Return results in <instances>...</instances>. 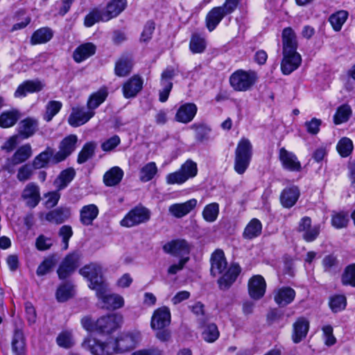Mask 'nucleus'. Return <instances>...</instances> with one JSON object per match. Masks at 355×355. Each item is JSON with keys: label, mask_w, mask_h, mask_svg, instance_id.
Segmentation results:
<instances>
[{"label": "nucleus", "mask_w": 355, "mask_h": 355, "mask_svg": "<svg viewBox=\"0 0 355 355\" xmlns=\"http://www.w3.org/2000/svg\"><path fill=\"white\" fill-rule=\"evenodd\" d=\"M123 322L120 314L112 313L102 316L96 321V331L101 334H111L119 329Z\"/></svg>", "instance_id": "6e6552de"}, {"label": "nucleus", "mask_w": 355, "mask_h": 355, "mask_svg": "<svg viewBox=\"0 0 355 355\" xmlns=\"http://www.w3.org/2000/svg\"><path fill=\"white\" fill-rule=\"evenodd\" d=\"M19 117V112L16 110L3 112L0 115V127L7 128L13 126Z\"/></svg>", "instance_id": "37998d69"}, {"label": "nucleus", "mask_w": 355, "mask_h": 355, "mask_svg": "<svg viewBox=\"0 0 355 355\" xmlns=\"http://www.w3.org/2000/svg\"><path fill=\"white\" fill-rule=\"evenodd\" d=\"M218 214V204L212 202L205 207L202 211V217L207 222L213 223L217 219Z\"/></svg>", "instance_id": "09e8293b"}, {"label": "nucleus", "mask_w": 355, "mask_h": 355, "mask_svg": "<svg viewBox=\"0 0 355 355\" xmlns=\"http://www.w3.org/2000/svg\"><path fill=\"white\" fill-rule=\"evenodd\" d=\"M95 114L94 111L85 110L84 108L73 107L68 122L73 127H78L86 123Z\"/></svg>", "instance_id": "a211bd4d"}, {"label": "nucleus", "mask_w": 355, "mask_h": 355, "mask_svg": "<svg viewBox=\"0 0 355 355\" xmlns=\"http://www.w3.org/2000/svg\"><path fill=\"white\" fill-rule=\"evenodd\" d=\"M95 145L94 144L89 142L87 143L79 153L78 157V162L79 164H83L89 158H90L94 151Z\"/></svg>", "instance_id": "052dcab7"}, {"label": "nucleus", "mask_w": 355, "mask_h": 355, "mask_svg": "<svg viewBox=\"0 0 355 355\" xmlns=\"http://www.w3.org/2000/svg\"><path fill=\"white\" fill-rule=\"evenodd\" d=\"M103 17V10L98 8H94L86 15L84 24L87 27H91L100 21H107V20L104 19Z\"/></svg>", "instance_id": "603ef678"}, {"label": "nucleus", "mask_w": 355, "mask_h": 355, "mask_svg": "<svg viewBox=\"0 0 355 355\" xmlns=\"http://www.w3.org/2000/svg\"><path fill=\"white\" fill-rule=\"evenodd\" d=\"M348 220L347 214L344 212L336 213L332 216L331 224L334 227L340 229L347 226Z\"/></svg>", "instance_id": "680f3d73"}, {"label": "nucleus", "mask_w": 355, "mask_h": 355, "mask_svg": "<svg viewBox=\"0 0 355 355\" xmlns=\"http://www.w3.org/2000/svg\"><path fill=\"white\" fill-rule=\"evenodd\" d=\"M107 96V90L103 87L97 92L92 94L87 101V106L89 111H94L100 105H101Z\"/></svg>", "instance_id": "72a5a7b5"}, {"label": "nucleus", "mask_w": 355, "mask_h": 355, "mask_svg": "<svg viewBox=\"0 0 355 355\" xmlns=\"http://www.w3.org/2000/svg\"><path fill=\"white\" fill-rule=\"evenodd\" d=\"M301 63L302 57L297 50L283 51V59L281 62V70L283 74H291L299 68Z\"/></svg>", "instance_id": "9b49d317"}, {"label": "nucleus", "mask_w": 355, "mask_h": 355, "mask_svg": "<svg viewBox=\"0 0 355 355\" xmlns=\"http://www.w3.org/2000/svg\"><path fill=\"white\" fill-rule=\"evenodd\" d=\"M336 149L341 157H347L352 153L354 149L353 142L348 137H343L338 141Z\"/></svg>", "instance_id": "49530a36"}, {"label": "nucleus", "mask_w": 355, "mask_h": 355, "mask_svg": "<svg viewBox=\"0 0 355 355\" xmlns=\"http://www.w3.org/2000/svg\"><path fill=\"white\" fill-rule=\"evenodd\" d=\"M98 214V209L96 205L90 204L85 205L80 211V222L85 225H89Z\"/></svg>", "instance_id": "473e14b6"}, {"label": "nucleus", "mask_w": 355, "mask_h": 355, "mask_svg": "<svg viewBox=\"0 0 355 355\" xmlns=\"http://www.w3.org/2000/svg\"><path fill=\"white\" fill-rule=\"evenodd\" d=\"M73 235V231L70 226L63 225L59 231V236L62 240V249L66 250L69 248V241Z\"/></svg>", "instance_id": "e2e57ef3"}, {"label": "nucleus", "mask_w": 355, "mask_h": 355, "mask_svg": "<svg viewBox=\"0 0 355 355\" xmlns=\"http://www.w3.org/2000/svg\"><path fill=\"white\" fill-rule=\"evenodd\" d=\"M163 250L174 257L180 259L189 257L190 252V245L184 239H176L171 241L163 246Z\"/></svg>", "instance_id": "f8f14e48"}, {"label": "nucleus", "mask_w": 355, "mask_h": 355, "mask_svg": "<svg viewBox=\"0 0 355 355\" xmlns=\"http://www.w3.org/2000/svg\"><path fill=\"white\" fill-rule=\"evenodd\" d=\"M62 104L58 101H51L46 106V112L44 115V119L46 121H50L54 116H55L60 109L62 108Z\"/></svg>", "instance_id": "5fc2aeb1"}, {"label": "nucleus", "mask_w": 355, "mask_h": 355, "mask_svg": "<svg viewBox=\"0 0 355 355\" xmlns=\"http://www.w3.org/2000/svg\"><path fill=\"white\" fill-rule=\"evenodd\" d=\"M12 351L16 355H22L25 351V342L21 331H16L12 341Z\"/></svg>", "instance_id": "864d4df0"}, {"label": "nucleus", "mask_w": 355, "mask_h": 355, "mask_svg": "<svg viewBox=\"0 0 355 355\" xmlns=\"http://www.w3.org/2000/svg\"><path fill=\"white\" fill-rule=\"evenodd\" d=\"M300 197L297 187L291 186L285 188L280 196V202L284 207L291 208L294 206Z\"/></svg>", "instance_id": "393cba45"}, {"label": "nucleus", "mask_w": 355, "mask_h": 355, "mask_svg": "<svg viewBox=\"0 0 355 355\" xmlns=\"http://www.w3.org/2000/svg\"><path fill=\"white\" fill-rule=\"evenodd\" d=\"M52 244V239L44 235L39 236L36 240V248L39 250H46L49 249Z\"/></svg>", "instance_id": "338daca9"}, {"label": "nucleus", "mask_w": 355, "mask_h": 355, "mask_svg": "<svg viewBox=\"0 0 355 355\" xmlns=\"http://www.w3.org/2000/svg\"><path fill=\"white\" fill-rule=\"evenodd\" d=\"M262 231V224L257 218H252L246 225L243 232L245 239H253L259 236Z\"/></svg>", "instance_id": "e433bc0d"}, {"label": "nucleus", "mask_w": 355, "mask_h": 355, "mask_svg": "<svg viewBox=\"0 0 355 355\" xmlns=\"http://www.w3.org/2000/svg\"><path fill=\"white\" fill-rule=\"evenodd\" d=\"M171 322V312L166 306L156 309L151 318L150 326L154 330H161L169 325Z\"/></svg>", "instance_id": "4468645a"}, {"label": "nucleus", "mask_w": 355, "mask_h": 355, "mask_svg": "<svg viewBox=\"0 0 355 355\" xmlns=\"http://www.w3.org/2000/svg\"><path fill=\"white\" fill-rule=\"evenodd\" d=\"M80 259V254L78 252H73L66 256L58 270L60 279H65L70 275L78 266Z\"/></svg>", "instance_id": "ddd939ff"}, {"label": "nucleus", "mask_w": 355, "mask_h": 355, "mask_svg": "<svg viewBox=\"0 0 355 355\" xmlns=\"http://www.w3.org/2000/svg\"><path fill=\"white\" fill-rule=\"evenodd\" d=\"M140 340V332L132 331L121 333L116 338L108 336L101 339L89 336L84 340L82 345L92 355H115L133 349Z\"/></svg>", "instance_id": "f257e3e1"}, {"label": "nucleus", "mask_w": 355, "mask_h": 355, "mask_svg": "<svg viewBox=\"0 0 355 355\" xmlns=\"http://www.w3.org/2000/svg\"><path fill=\"white\" fill-rule=\"evenodd\" d=\"M342 282L345 285L355 287V263L348 266L342 276Z\"/></svg>", "instance_id": "bf43d9fd"}, {"label": "nucleus", "mask_w": 355, "mask_h": 355, "mask_svg": "<svg viewBox=\"0 0 355 355\" xmlns=\"http://www.w3.org/2000/svg\"><path fill=\"white\" fill-rule=\"evenodd\" d=\"M239 0H225L220 6L213 8L205 18L206 26L209 31H213L225 16L234 12L238 7Z\"/></svg>", "instance_id": "7ed1b4c3"}, {"label": "nucleus", "mask_w": 355, "mask_h": 355, "mask_svg": "<svg viewBox=\"0 0 355 355\" xmlns=\"http://www.w3.org/2000/svg\"><path fill=\"white\" fill-rule=\"evenodd\" d=\"M158 168L155 162H150L142 166L139 172V180L142 182L152 180L157 174Z\"/></svg>", "instance_id": "c9c22d12"}, {"label": "nucleus", "mask_w": 355, "mask_h": 355, "mask_svg": "<svg viewBox=\"0 0 355 355\" xmlns=\"http://www.w3.org/2000/svg\"><path fill=\"white\" fill-rule=\"evenodd\" d=\"M321 120L313 118L311 121L306 122L305 125L308 132L312 135H316L320 130Z\"/></svg>", "instance_id": "774afa93"}, {"label": "nucleus", "mask_w": 355, "mask_h": 355, "mask_svg": "<svg viewBox=\"0 0 355 355\" xmlns=\"http://www.w3.org/2000/svg\"><path fill=\"white\" fill-rule=\"evenodd\" d=\"M227 268L225 254L221 250H215L211 257V273L214 276L221 274Z\"/></svg>", "instance_id": "b1692460"}, {"label": "nucleus", "mask_w": 355, "mask_h": 355, "mask_svg": "<svg viewBox=\"0 0 355 355\" xmlns=\"http://www.w3.org/2000/svg\"><path fill=\"white\" fill-rule=\"evenodd\" d=\"M126 0H110L106 7V10H103L105 20H110L117 17L126 7Z\"/></svg>", "instance_id": "a878e982"}, {"label": "nucleus", "mask_w": 355, "mask_h": 355, "mask_svg": "<svg viewBox=\"0 0 355 355\" xmlns=\"http://www.w3.org/2000/svg\"><path fill=\"white\" fill-rule=\"evenodd\" d=\"M346 304V297L342 295H334L331 297L329 301V306L332 311L335 313L343 310Z\"/></svg>", "instance_id": "6e6d98bb"}, {"label": "nucleus", "mask_w": 355, "mask_h": 355, "mask_svg": "<svg viewBox=\"0 0 355 355\" xmlns=\"http://www.w3.org/2000/svg\"><path fill=\"white\" fill-rule=\"evenodd\" d=\"M32 148L28 144L20 146L12 157L13 164H19L26 162L32 155Z\"/></svg>", "instance_id": "58836bf2"}, {"label": "nucleus", "mask_w": 355, "mask_h": 355, "mask_svg": "<svg viewBox=\"0 0 355 355\" xmlns=\"http://www.w3.org/2000/svg\"><path fill=\"white\" fill-rule=\"evenodd\" d=\"M189 48L193 53H200L206 48V42L204 38L198 35H193L190 41Z\"/></svg>", "instance_id": "4d7b16f0"}, {"label": "nucleus", "mask_w": 355, "mask_h": 355, "mask_svg": "<svg viewBox=\"0 0 355 355\" xmlns=\"http://www.w3.org/2000/svg\"><path fill=\"white\" fill-rule=\"evenodd\" d=\"M131 67L132 63L130 58L122 57L116 63L115 73L118 76H125L130 73Z\"/></svg>", "instance_id": "3c124183"}, {"label": "nucleus", "mask_w": 355, "mask_h": 355, "mask_svg": "<svg viewBox=\"0 0 355 355\" xmlns=\"http://www.w3.org/2000/svg\"><path fill=\"white\" fill-rule=\"evenodd\" d=\"M266 288V281L261 275H254L249 280V294L254 300H259L264 295Z\"/></svg>", "instance_id": "aec40b11"}, {"label": "nucleus", "mask_w": 355, "mask_h": 355, "mask_svg": "<svg viewBox=\"0 0 355 355\" xmlns=\"http://www.w3.org/2000/svg\"><path fill=\"white\" fill-rule=\"evenodd\" d=\"M150 218V211L144 207H136L130 210L121 220L123 227H131L147 222Z\"/></svg>", "instance_id": "0eeeda50"}, {"label": "nucleus", "mask_w": 355, "mask_h": 355, "mask_svg": "<svg viewBox=\"0 0 355 355\" xmlns=\"http://www.w3.org/2000/svg\"><path fill=\"white\" fill-rule=\"evenodd\" d=\"M123 177V170L119 166H114L105 173L103 182L106 186L113 187L118 184Z\"/></svg>", "instance_id": "f704fd0d"}, {"label": "nucleus", "mask_w": 355, "mask_h": 355, "mask_svg": "<svg viewBox=\"0 0 355 355\" xmlns=\"http://www.w3.org/2000/svg\"><path fill=\"white\" fill-rule=\"evenodd\" d=\"M75 174V171L73 168L65 169L60 173V175L55 180L54 184L58 190H62L72 181Z\"/></svg>", "instance_id": "79ce46f5"}, {"label": "nucleus", "mask_w": 355, "mask_h": 355, "mask_svg": "<svg viewBox=\"0 0 355 355\" xmlns=\"http://www.w3.org/2000/svg\"><path fill=\"white\" fill-rule=\"evenodd\" d=\"M252 156V146L245 138L241 139L235 150L234 168L239 174H243L250 166Z\"/></svg>", "instance_id": "39448f33"}, {"label": "nucleus", "mask_w": 355, "mask_h": 355, "mask_svg": "<svg viewBox=\"0 0 355 355\" xmlns=\"http://www.w3.org/2000/svg\"><path fill=\"white\" fill-rule=\"evenodd\" d=\"M240 272L241 268L237 263L231 264L227 272L218 279L220 288H227L236 280Z\"/></svg>", "instance_id": "bb28decb"}, {"label": "nucleus", "mask_w": 355, "mask_h": 355, "mask_svg": "<svg viewBox=\"0 0 355 355\" xmlns=\"http://www.w3.org/2000/svg\"><path fill=\"white\" fill-rule=\"evenodd\" d=\"M53 37V32L49 28H42L37 30L31 37L33 44H44L49 42Z\"/></svg>", "instance_id": "c03bdc74"}, {"label": "nucleus", "mask_w": 355, "mask_h": 355, "mask_svg": "<svg viewBox=\"0 0 355 355\" xmlns=\"http://www.w3.org/2000/svg\"><path fill=\"white\" fill-rule=\"evenodd\" d=\"M44 87V84L39 80H26L17 87L14 96L17 98H24L28 94L40 92Z\"/></svg>", "instance_id": "2eb2a0df"}, {"label": "nucleus", "mask_w": 355, "mask_h": 355, "mask_svg": "<svg viewBox=\"0 0 355 355\" xmlns=\"http://www.w3.org/2000/svg\"><path fill=\"white\" fill-rule=\"evenodd\" d=\"M279 158L284 169L289 171H300L301 170V164L295 155L284 148H280Z\"/></svg>", "instance_id": "dca6fc26"}, {"label": "nucleus", "mask_w": 355, "mask_h": 355, "mask_svg": "<svg viewBox=\"0 0 355 355\" xmlns=\"http://www.w3.org/2000/svg\"><path fill=\"white\" fill-rule=\"evenodd\" d=\"M348 13L345 10H340L332 14L329 17V22L336 31H339L346 21Z\"/></svg>", "instance_id": "de8ad7c7"}, {"label": "nucleus", "mask_w": 355, "mask_h": 355, "mask_svg": "<svg viewBox=\"0 0 355 355\" xmlns=\"http://www.w3.org/2000/svg\"><path fill=\"white\" fill-rule=\"evenodd\" d=\"M58 345L64 348L71 347L74 345L71 333L68 331L61 332L56 339Z\"/></svg>", "instance_id": "13d9d810"}, {"label": "nucleus", "mask_w": 355, "mask_h": 355, "mask_svg": "<svg viewBox=\"0 0 355 355\" xmlns=\"http://www.w3.org/2000/svg\"><path fill=\"white\" fill-rule=\"evenodd\" d=\"M38 122L34 118L28 117L20 121L18 125L19 134L24 139L31 137L37 130Z\"/></svg>", "instance_id": "c756f323"}, {"label": "nucleus", "mask_w": 355, "mask_h": 355, "mask_svg": "<svg viewBox=\"0 0 355 355\" xmlns=\"http://www.w3.org/2000/svg\"><path fill=\"white\" fill-rule=\"evenodd\" d=\"M309 328V321L304 318H298L293 324L292 338L295 343H300L307 334Z\"/></svg>", "instance_id": "cd10ccee"}, {"label": "nucleus", "mask_w": 355, "mask_h": 355, "mask_svg": "<svg viewBox=\"0 0 355 355\" xmlns=\"http://www.w3.org/2000/svg\"><path fill=\"white\" fill-rule=\"evenodd\" d=\"M175 73V69L171 67H167L162 73L161 85L162 89L159 92V101L161 102H165L168 99L173 87L171 80Z\"/></svg>", "instance_id": "f3484780"}, {"label": "nucleus", "mask_w": 355, "mask_h": 355, "mask_svg": "<svg viewBox=\"0 0 355 355\" xmlns=\"http://www.w3.org/2000/svg\"><path fill=\"white\" fill-rule=\"evenodd\" d=\"M351 114V107L348 105H342L338 107L334 116V122L336 125L345 123L348 121Z\"/></svg>", "instance_id": "a18cd8bd"}, {"label": "nucleus", "mask_w": 355, "mask_h": 355, "mask_svg": "<svg viewBox=\"0 0 355 355\" xmlns=\"http://www.w3.org/2000/svg\"><path fill=\"white\" fill-rule=\"evenodd\" d=\"M143 80L137 76L132 77L123 85V92L125 98H132L141 89Z\"/></svg>", "instance_id": "7c9ffc66"}, {"label": "nucleus", "mask_w": 355, "mask_h": 355, "mask_svg": "<svg viewBox=\"0 0 355 355\" xmlns=\"http://www.w3.org/2000/svg\"><path fill=\"white\" fill-rule=\"evenodd\" d=\"M96 50V47L93 43L87 42L83 44L74 51L73 59L76 62H81L93 55Z\"/></svg>", "instance_id": "c85d7f7f"}, {"label": "nucleus", "mask_w": 355, "mask_h": 355, "mask_svg": "<svg viewBox=\"0 0 355 355\" xmlns=\"http://www.w3.org/2000/svg\"><path fill=\"white\" fill-rule=\"evenodd\" d=\"M195 198L190 199L182 203H175L169 206V213L175 218H182L190 213L197 205Z\"/></svg>", "instance_id": "4be33fe9"}, {"label": "nucleus", "mask_w": 355, "mask_h": 355, "mask_svg": "<svg viewBox=\"0 0 355 355\" xmlns=\"http://www.w3.org/2000/svg\"><path fill=\"white\" fill-rule=\"evenodd\" d=\"M197 111L198 107L196 104L192 103H184L178 107L175 119L178 122L188 123L194 119Z\"/></svg>", "instance_id": "6ab92c4d"}, {"label": "nucleus", "mask_w": 355, "mask_h": 355, "mask_svg": "<svg viewBox=\"0 0 355 355\" xmlns=\"http://www.w3.org/2000/svg\"><path fill=\"white\" fill-rule=\"evenodd\" d=\"M21 197L28 207H36L40 201L39 187L33 182L28 183L23 190Z\"/></svg>", "instance_id": "412c9836"}, {"label": "nucleus", "mask_w": 355, "mask_h": 355, "mask_svg": "<svg viewBox=\"0 0 355 355\" xmlns=\"http://www.w3.org/2000/svg\"><path fill=\"white\" fill-rule=\"evenodd\" d=\"M54 155L53 149L51 147H47L43 152L35 157L33 162V167L35 168L46 167L51 160L53 162Z\"/></svg>", "instance_id": "4c0bfd02"}, {"label": "nucleus", "mask_w": 355, "mask_h": 355, "mask_svg": "<svg viewBox=\"0 0 355 355\" xmlns=\"http://www.w3.org/2000/svg\"><path fill=\"white\" fill-rule=\"evenodd\" d=\"M74 294L73 286L70 283H65L59 286L56 292V298L59 302H65Z\"/></svg>", "instance_id": "8fccbe9b"}, {"label": "nucleus", "mask_w": 355, "mask_h": 355, "mask_svg": "<svg viewBox=\"0 0 355 355\" xmlns=\"http://www.w3.org/2000/svg\"><path fill=\"white\" fill-rule=\"evenodd\" d=\"M78 137L70 135L64 137L59 144V150L55 153L53 157V163H59L64 161L76 148Z\"/></svg>", "instance_id": "1a4fd4ad"}, {"label": "nucleus", "mask_w": 355, "mask_h": 355, "mask_svg": "<svg viewBox=\"0 0 355 355\" xmlns=\"http://www.w3.org/2000/svg\"><path fill=\"white\" fill-rule=\"evenodd\" d=\"M80 274L86 277L89 282V286L96 291V294L107 309H118L123 306V297L115 293H107V285L102 276V268L97 263H92L80 270Z\"/></svg>", "instance_id": "f03ea898"}, {"label": "nucleus", "mask_w": 355, "mask_h": 355, "mask_svg": "<svg viewBox=\"0 0 355 355\" xmlns=\"http://www.w3.org/2000/svg\"><path fill=\"white\" fill-rule=\"evenodd\" d=\"M298 232L302 233V238L307 242L315 241L320 232V225H312L311 218L304 216L302 218L297 228Z\"/></svg>", "instance_id": "9d476101"}, {"label": "nucleus", "mask_w": 355, "mask_h": 355, "mask_svg": "<svg viewBox=\"0 0 355 355\" xmlns=\"http://www.w3.org/2000/svg\"><path fill=\"white\" fill-rule=\"evenodd\" d=\"M220 333L214 323L205 324L202 327V338L207 343H214L219 337Z\"/></svg>", "instance_id": "ea45409f"}, {"label": "nucleus", "mask_w": 355, "mask_h": 355, "mask_svg": "<svg viewBox=\"0 0 355 355\" xmlns=\"http://www.w3.org/2000/svg\"><path fill=\"white\" fill-rule=\"evenodd\" d=\"M197 172L196 163L191 160H187L178 171L168 174L166 177V182L168 184H182L189 178L195 177Z\"/></svg>", "instance_id": "423d86ee"}, {"label": "nucleus", "mask_w": 355, "mask_h": 355, "mask_svg": "<svg viewBox=\"0 0 355 355\" xmlns=\"http://www.w3.org/2000/svg\"><path fill=\"white\" fill-rule=\"evenodd\" d=\"M295 297V291L291 287L282 286L274 292L275 302L281 306L291 304Z\"/></svg>", "instance_id": "5701e85b"}, {"label": "nucleus", "mask_w": 355, "mask_h": 355, "mask_svg": "<svg viewBox=\"0 0 355 355\" xmlns=\"http://www.w3.org/2000/svg\"><path fill=\"white\" fill-rule=\"evenodd\" d=\"M69 216V210L68 209L59 208L47 213L45 216V219L51 223L60 224Z\"/></svg>", "instance_id": "a19ab883"}, {"label": "nucleus", "mask_w": 355, "mask_h": 355, "mask_svg": "<svg viewBox=\"0 0 355 355\" xmlns=\"http://www.w3.org/2000/svg\"><path fill=\"white\" fill-rule=\"evenodd\" d=\"M283 51H296L297 49V40L295 31L291 27L283 29L282 33Z\"/></svg>", "instance_id": "2f4dec72"}, {"label": "nucleus", "mask_w": 355, "mask_h": 355, "mask_svg": "<svg viewBox=\"0 0 355 355\" xmlns=\"http://www.w3.org/2000/svg\"><path fill=\"white\" fill-rule=\"evenodd\" d=\"M120 141L119 137L114 135L102 143L101 148L103 151H110L116 147Z\"/></svg>", "instance_id": "69168bd1"}, {"label": "nucleus", "mask_w": 355, "mask_h": 355, "mask_svg": "<svg viewBox=\"0 0 355 355\" xmlns=\"http://www.w3.org/2000/svg\"><path fill=\"white\" fill-rule=\"evenodd\" d=\"M259 76L254 70L238 69L230 77V86L236 92L250 90L258 82Z\"/></svg>", "instance_id": "20e7f679"}, {"label": "nucleus", "mask_w": 355, "mask_h": 355, "mask_svg": "<svg viewBox=\"0 0 355 355\" xmlns=\"http://www.w3.org/2000/svg\"><path fill=\"white\" fill-rule=\"evenodd\" d=\"M33 174V168L31 166L25 164L18 169L17 179L21 182L28 180Z\"/></svg>", "instance_id": "0e129e2a"}]
</instances>
